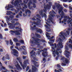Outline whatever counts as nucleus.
Listing matches in <instances>:
<instances>
[{"label":"nucleus","instance_id":"1","mask_svg":"<svg viewBox=\"0 0 72 72\" xmlns=\"http://www.w3.org/2000/svg\"><path fill=\"white\" fill-rule=\"evenodd\" d=\"M54 20L52 17H51L50 15H49V18L47 19V22H46V23L47 24V25H45V26L46 27H47V28H48V26H50V22H51L53 24H54Z\"/></svg>","mask_w":72,"mask_h":72},{"label":"nucleus","instance_id":"2","mask_svg":"<svg viewBox=\"0 0 72 72\" xmlns=\"http://www.w3.org/2000/svg\"><path fill=\"white\" fill-rule=\"evenodd\" d=\"M48 4H47L46 5H45V4H44V10L43 11L46 13V12H47V10H48V9H50V8H51V4H52V3H51V2H49L48 3Z\"/></svg>","mask_w":72,"mask_h":72},{"label":"nucleus","instance_id":"3","mask_svg":"<svg viewBox=\"0 0 72 72\" xmlns=\"http://www.w3.org/2000/svg\"><path fill=\"white\" fill-rule=\"evenodd\" d=\"M40 40L39 39H35L31 41V42L32 43L31 45L32 46H35V44L36 43H39L40 42Z\"/></svg>","mask_w":72,"mask_h":72},{"label":"nucleus","instance_id":"4","mask_svg":"<svg viewBox=\"0 0 72 72\" xmlns=\"http://www.w3.org/2000/svg\"><path fill=\"white\" fill-rule=\"evenodd\" d=\"M28 62V60L27 59L25 61L23 62V64H22V63L21 61H19V63L21 65V67H22L23 69H24V68H26L27 67V63Z\"/></svg>","mask_w":72,"mask_h":72},{"label":"nucleus","instance_id":"5","mask_svg":"<svg viewBox=\"0 0 72 72\" xmlns=\"http://www.w3.org/2000/svg\"><path fill=\"white\" fill-rule=\"evenodd\" d=\"M36 19L37 21L36 22H32V23H33L34 24L36 25L37 26H39L40 25V23L41 22V20L40 19L38 18H36Z\"/></svg>","mask_w":72,"mask_h":72},{"label":"nucleus","instance_id":"6","mask_svg":"<svg viewBox=\"0 0 72 72\" xmlns=\"http://www.w3.org/2000/svg\"><path fill=\"white\" fill-rule=\"evenodd\" d=\"M57 40L58 41L60 42H58V44L59 46L60 47V48H61V49L63 48V46L62 45H63V43L61 42L63 41L62 39L60 38H59L57 39Z\"/></svg>","mask_w":72,"mask_h":72},{"label":"nucleus","instance_id":"7","mask_svg":"<svg viewBox=\"0 0 72 72\" xmlns=\"http://www.w3.org/2000/svg\"><path fill=\"white\" fill-rule=\"evenodd\" d=\"M11 32H12L14 33H15V35H21V33H20L18 31H13L12 30H10Z\"/></svg>","mask_w":72,"mask_h":72},{"label":"nucleus","instance_id":"8","mask_svg":"<svg viewBox=\"0 0 72 72\" xmlns=\"http://www.w3.org/2000/svg\"><path fill=\"white\" fill-rule=\"evenodd\" d=\"M12 51H13V54L14 55V56H15L16 57H18V55H17L18 54V51L16 50L15 49H12Z\"/></svg>","mask_w":72,"mask_h":72},{"label":"nucleus","instance_id":"9","mask_svg":"<svg viewBox=\"0 0 72 72\" xmlns=\"http://www.w3.org/2000/svg\"><path fill=\"white\" fill-rule=\"evenodd\" d=\"M7 7L8 8H7ZM14 7V6H13V5H12L11 4H8V6H6L5 7V9H6V8H7V10H9V9H10V8H13Z\"/></svg>","mask_w":72,"mask_h":72},{"label":"nucleus","instance_id":"10","mask_svg":"<svg viewBox=\"0 0 72 72\" xmlns=\"http://www.w3.org/2000/svg\"><path fill=\"white\" fill-rule=\"evenodd\" d=\"M65 52L66 53L65 54L66 57L68 59L70 56V53H69V51H68L67 50H66Z\"/></svg>","mask_w":72,"mask_h":72},{"label":"nucleus","instance_id":"11","mask_svg":"<svg viewBox=\"0 0 72 72\" xmlns=\"http://www.w3.org/2000/svg\"><path fill=\"white\" fill-rule=\"evenodd\" d=\"M68 30H67L66 31V33H65V35L66 37H67L68 35H69V33L70 32V30H71V29L69 28L68 29Z\"/></svg>","mask_w":72,"mask_h":72},{"label":"nucleus","instance_id":"12","mask_svg":"<svg viewBox=\"0 0 72 72\" xmlns=\"http://www.w3.org/2000/svg\"><path fill=\"white\" fill-rule=\"evenodd\" d=\"M42 55L44 57V58H46V57H48V53H47V51H45L44 52H43L42 53Z\"/></svg>","mask_w":72,"mask_h":72},{"label":"nucleus","instance_id":"13","mask_svg":"<svg viewBox=\"0 0 72 72\" xmlns=\"http://www.w3.org/2000/svg\"><path fill=\"white\" fill-rule=\"evenodd\" d=\"M31 4H32V1H30V2L28 3V8H29V9L31 10L32 9V7H31L30 5H31Z\"/></svg>","mask_w":72,"mask_h":72},{"label":"nucleus","instance_id":"14","mask_svg":"<svg viewBox=\"0 0 72 72\" xmlns=\"http://www.w3.org/2000/svg\"><path fill=\"white\" fill-rule=\"evenodd\" d=\"M35 29L36 31H37V32H39L40 33H42V31L41 29L38 28H35Z\"/></svg>","mask_w":72,"mask_h":72},{"label":"nucleus","instance_id":"15","mask_svg":"<svg viewBox=\"0 0 72 72\" xmlns=\"http://www.w3.org/2000/svg\"><path fill=\"white\" fill-rule=\"evenodd\" d=\"M60 15L61 16V18H60L59 19L60 21L62 20V18H64V12L63 11H62L61 13V14H60Z\"/></svg>","mask_w":72,"mask_h":72},{"label":"nucleus","instance_id":"16","mask_svg":"<svg viewBox=\"0 0 72 72\" xmlns=\"http://www.w3.org/2000/svg\"><path fill=\"white\" fill-rule=\"evenodd\" d=\"M21 2L20 1H19L18 0L15 1L14 3V6H17L18 4H19V3H21Z\"/></svg>","mask_w":72,"mask_h":72},{"label":"nucleus","instance_id":"17","mask_svg":"<svg viewBox=\"0 0 72 72\" xmlns=\"http://www.w3.org/2000/svg\"><path fill=\"white\" fill-rule=\"evenodd\" d=\"M63 62L64 63H66V64H68L69 63V60L68 59L66 58Z\"/></svg>","mask_w":72,"mask_h":72},{"label":"nucleus","instance_id":"18","mask_svg":"<svg viewBox=\"0 0 72 72\" xmlns=\"http://www.w3.org/2000/svg\"><path fill=\"white\" fill-rule=\"evenodd\" d=\"M15 66L17 70H19V69H22V68L21 67V66H20V65H19V64H17V65H15Z\"/></svg>","mask_w":72,"mask_h":72},{"label":"nucleus","instance_id":"19","mask_svg":"<svg viewBox=\"0 0 72 72\" xmlns=\"http://www.w3.org/2000/svg\"><path fill=\"white\" fill-rule=\"evenodd\" d=\"M32 72H36V68L34 66H33L32 69Z\"/></svg>","mask_w":72,"mask_h":72},{"label":"nucleus","instance_id":"20","mask_svg":"<svg viewBox=\"0 0 72 72\" xmlns=\"http://www.w3.org/2000/svg\"><path fill=\"white\" fill-rule=\"evenodd\" d=\"M32 62H33V63H35L34 65L35 66H36V67H39V65H37V62L33 60H32Z\"/></svg>","mask_w":72,"mask_h":72},{"label":"nucleus","instance_id":"21","mask_svg":"<svg viewBox=\"0 0 72 72\" xmlns=\"http://www.w3.org/2000/svg\"><path fill=\"white\" fill-rule=\"evenodd\" d=\"M9 27L10 29H14V28H15V26L14 24H12L9 26Z\"/></svg>","mask_w":72,"mask_h":72},{"label":"nucleus","instance_id":"22","mask_svg":"<svg viewBox=\"0 0 72 72\" xmlns=\"http://www.w3.org/2000/svg\"><path fill=\"white\" fill-rule=\"evenodd\" d=\"M63 8L62 7H61L59 9V10H58V13L59 14H60V13H61V12L62 10H63Z\"/></svg>","mask_w":72,"mask_h":72},{"label":"nucleus","instance_id":"23","mask_svg":"<svg viewBox=\"0 0 72 72\" xmlns=\"http://www.w3.org/2000/svg\"><path fill=\"white\" fill-rule=\"evenodd\" d=\"M39 13L40 14V15L41 17L43 18V17H44V14H43L42 10H40V11L39 12Z\"/></svg>","mask_w":72,"mask_h":72},{"label":"nucleus","instance_id":"24","mask_svg":"<svg viewBox=\"0 0 72 72\" xmlns=\"http://www.w3.org/2000/svg\"><path fill=\"white\" fill-rule=\"evenodd\" d=\"M19 28V26H18V27H16L15 28V29H18L19 30V29H20V30H19V31L20 32V33H22V31L23 30H22V29H21V28Z\"/></svg>","mask_w":72,"mask_h":72},{"label":"nucleus","instance_id":"25","mask_svg":"<svg viewBox=\"0 0 72 72\" xmlns=\"http://www.w3.org/2000/svg\"><path fill=\"white\" fill-rule=\"evenodd\" d=\"M5 18H6V21H10V18L9 17V16H6L5 17Z\"/></svg>","mask_w":72,"mask_h":72},{"label":"nucleus","instance_id":"26","mask_svg":"<svg viewBox=\"0 0 72 72\" xmlns=\"http://www.w3.org/2000/svg\"><path fill=\"white\" fill-rule=\"evenodd\" d=\"M2 67L0 68V71H2L3 69H4L5 70L6 69V68L5 67L3 66H2Z\"/></svg>","mask_w":72,"mask_h":72},{"label":"nucleus","instance_id":"27","mask_svg":"<svg viewBox=\"0 0 72 72\" xmlns=\"http://www.w3.org/2000/svg\"><path fill=\"white\" fill-rule=\"evenodd\" d=\"M6 12L7 13V15H11V13H12V12L10 11H7Z\"/></svg>","mask_w":72,"mask_h":72},{"label":"nucleus","instance_id":"28","mask_svg":"<svg viewBox=\"0 0 72 72\" xmlns=\"http://www.w3.org/2000/svg\"><path fill=\"white\" fill-rule=\"evenodd\" d=\"M5 58L6 59H8V60H9V59H10V58H9V55L8 54L6 55Z\"/></svg>","mask_w":72,"mask_h":72},{"label":"nucleus","instance_id":"29","mask_svg":"<svg viewBox=\"0 0 72 72\" xmlns=\"http://www.w3.org/2000/svg\"><path fill=\"white\" fill-rule=\"evenodd\" d=\"M60 6H61L60 5L59 3L56 5V7L57 8V9H59Z\"/></svg>","mask_w":72,"mask_h":72},{"label":"nucleus","instance_id":"30","mask_svg":"<svg viewBox=\"0 0 72 72\" xmlns=\"http://www.w3.org/2000/svg\"><path fill=\"white\" fill-rule=\"evenodd\" d=\"M13 40L15 42H18V40L16 38H14V39Z\"/></svg>","mask_w":72,"mask_h":72},{"label":"nucleus","instance_id":"31","mask_svg":"<svg viewBox=\"0 0 72 72\" xmlns=\"http://www.w3.org/2000/svg\"><path fill=\"white\" fill-rule=\"evenodd\" d=\"M35 35V36H36L38 38H41V36H40V35L38 34H36Z\"/></svg>","mask_w":72,"mask_h":72},{"label":"nucleus","instance_id":"32","mask_svg":"<svg viewBox=\"0 0 72 72\" xmlns=\"http://www.w3.org/2000/svg\"><path fill=\"white\" fill-rule=\"evenodd\" d=\"M60 34H61L59 36L60 37H62V36L63 35H65V33H63V32H61L60 33Z\"/></svg>","mask_w":72,"mask_h":72},{"label":"nucleus","instance_id":"33","mask_svg":"<svg viewBox=\"0 0 72 72\" xmlns=\"http://www.w3.org/2000/svg\"><path fill=\"white\" fill-rule=\"evenodd\" d=\"M59 50V49H57L56 50L55 53L57 54V55H59V52H58V51Z\"/></svg>","mask_w":72,"mask_h":72},{"label":"nucleus","instance_id":"34","mask_svg":"<svg viewBox=\"0 0 72 72\" xmlns=\"http://www.w3.org/2000/svg\"><path fill=\"white\" fill-rule=\"evenodd\" d=\"M10 44L11 45H12L13 44V42H12L11 39L10 40Z\"/></svg>","mask_w":72,"mask_h":72},{"label":"nucleus","instance_id":"35","mask_svg":"<svg viewBox=\"0 0 72 72\" xmlns=\"http://www.w3.org/2000/svg\"><path fill=\"white\" fill-rule=\"evenodd\" d=\"M60 59L61 60H63V62H64L65 59H66V58L64 57H63L61 58Z\"/></svg>","mask_w":72,"mask_h":72},{"label":"nucleus","instance_id":"36","mask_svg":"<svg viewBox=\"0 0 72 72\" xmlns=\"http://www.w3.org/2000/svg\"><path fill=\"white\" fill-rule=\"evenodd\" d=\"M9 18L10 19V21H12V19H13L14 18V16H9Z\"/></svg>","mask_w":72,"mask_h":72},{"label":"nucleus","instance_id":"37","mask_svg":"<svg viewBox=\"0 0 72 72\" xmlns=\"http://www.w3.org/2000/svg\"><path fill=\"white\" fill-rule=\"evenodd\" d=\"M54 13H55V12L53 10L50 12V14H54Z\"/></svg>","mask_w":72,"mask_h":72},{"label":"nucleus","instance_id":"38","mask_svg":"<svg viewBox=\"0 0 72 72\" xmlns=\"http://www.w3.org/2000/svg\"><path fill=\"white\" fill-rule=\"evenodd\" d=\"M24 7H23V9H25V8H27V7H28V6H27V5L26 4H24Z\"/></svg>","mask_w":72,"mask_h":72},{"label":"nucleus","instance_id":"39","mask_svg":"<svg viewBox=\"0 0 72 72\" xmlns=\"http://www.w3.org/2000/svg\"><path fill=\"white\" fill-rule=\"evenodd\" d=\"M52 49L53 50H54V51H53V53H55V48H54V47H52Z\"/></svg>","mask_w":72,"mask_h":72},{"label":"nucleus","instance_id":"40","mask_svg":"<svg viewBox=\"0 0 72 72\" xmlns=\"http://www.w3.org/2000/svg\"><path fill=\"white\" fill-rule=\"evenodd\" d=\"M37 17H38V18H40V19H41V16L40 15H39V14H37L36 15Z\"/></svg>","mask_w":72,"mask_h":72},{"label":"nucleus","instance_id":"41","mask_svg":"<svg viewBox=\"0 0 72 72\" xmlns=\"http://www.w3.org/2000/svg\"><path fill=\"white\" fill-rule=\"evenodd\" d=\"M33 59L36 61H38V59H37V58L35 57H33Z\"/></svg>","mask_w":72,"mask_h":72},{"label":"nucleus","instance_id":"42","mask_svg":"<svg viewBox=\"0 0 72 72\" xmlns=\"http://www.w3.org/2000/svg\"><path fill=\"white\" fill-rule=\"evenodd\" d=\"M17 59L18 60H19V61H21V60H22V59L20 57H17Z\"/></svg>","mask_w":72,"mask_h":72},{"label":"nucleus","instance_id":"43","mask_svg":"<svg viewBox=\"0 0 72 72\" xmlns=\"http://www.w3.org/2000/svg\"><path fill=\"white\" fill-rule=\"evenodd\" d=\"M20 42L21 43V44H24V41L22 40H20Z\"/></svg>","mask_w":72,"mask_h":72},{"label":"nucleus","instance_id":"44","mask_svg":"<svg viewBox=\"0 0 72 72\" xmlns=\"http://www.w3.org/2000/svg\"><path fill=\"white\" fill-rule=\"evenodd\" d=\"M50 44L52 46H54V44H53V42H50Z\"/></svg>","mask_w":72,"mask_h":72},{"label":"nucleus","instance_id":"45","mask_svg":"<svg viewBox=\"0 0 72 72\" xmlns=\"http://www.w3.org/2000/svg\"><path fill=\"white\" fill-rule=\"evenodd\" d=\"M5 42H6V45H9V41L6 40Z\"/></svg>","mask_w":72,"mask_h":72},{"label":"nucleus","instance_id":"46","mask_svg":"<svg viewBox=\"0 0 72 72\" xmlns=\"http://www.w3.org/2000/svg\"><path fill=\"white\" fill-rule=\"evenodd\" d=\"M69 47L71 49H72V45L71 44H69Z\"/></svg>","mask_w":72,"mask_h":72},{"label":"nucleus","instance_id":"47","mask_svg":"<svg viewBox=\"0 0 72 72\" xmlns=\"http://www.w3.org/2000/svg\"><path fill=\"white\" fill-rule=\"evenodd\" d=\"M22 11H20V12L19 13V14L21 16H22Z\"/></svg>","mask_w":72,"mask_h":72},{"label":"nucleus","instance_id":"48","mask_svg":"<svg viewBox=\"0 0 72 72\" xmlns=\"http://www.w3.org/2000/svg\"><path fill=\"white\" fill-rule=\"evenodd\" d=\"M8 67L9 68H10V69H13V67H12V66L9 65L8 66Z\"/></svg>","mask_w":72,"mask_h":72},{"label":"nucleus","instance_id":"49","mask_svg":"<svg viewBox=\"0 0 72 72\" xmlns=\"http://www.w3.org/2000/svg\"><path fill=\"white\" fill-rule=\"evenodd\" d=\"M57 48L56 50H57V49H59V50H60V47H59V46H58V44L57 46Z\"/></svg>","mask_w":72,"mask_h":72},{"label":"nucleus","instance_id":"50","mask_svg":"<svg viewBox=\"0 0 72 72\" xmlns=\"http://www.w3.org/2000/svg\"><path fill=\"white\" fill-rule=\"evenodd\" d=\"M36 52H34L31 55V57H33V55H35Z\"/></svg>","mask_w":72,"mask_h":72},{"label":"nucleus","instance_id":"51","mask_svg":"<svg viewBox=\"0 0 72 72\" xmlns=\"http://www.w3.org/2000/svg\"><path fill=\"white\" fill-rule=\"evenodd\" d=\"M16 46H20L21 45V44L18 43H16Z\"/></svg>","mask_w":72,"mask_h":72},{"label":"nucleus","instance_id":"52","mask_svg":"<svg viewBox=\"0 0 72 72\" xmlns=\"http://www.w3.org/2000/svg\"><path fill=\"white\" fill-rule=\"evenodd\" d=\"M40 51H38L36 52V55H40Z\"/></svg>","mask_w":72,"mask_h":72},{"label":"nucleus","instance_id":"53","mask_svg":"<svg viewBox=\"0 0 72 72\" xmlns=\"http://www.w3.org/2000/svg\"><path fill=\"white\" fill-rule=\"evenodd\" d=\"M2 59L3 60V61H5V57L4 56L2 58Z\"/></svg>","mask_w":72,"mask_h":72},{"label":"nucleus","instance_id":"54","mask_svg":"<svg viewBox=\"0 0 72 72\" xmlns=\"http://www.w3.org/2000/svg\"><path fill=\"white\" fill-rule=\"evenodd\" d=\"M69 43H71L72 44V40L71 39H69Z\"/></svg>","mask_w":72,"mask_h":72},{"label":"nucleus","instance_id":"55","mask_svg":"<svg viewBox=\"0 0 72 72\" xmlns=\"http://www.w3.org/2000/svg\"><path fill=\"white\" fill-rule=\"evenodd\" d=\"M65 48L67 50H69V49H68V46H65Z\"/></svg>","mask_w":72,"mask_h":72},{"label":"nucleus","instance_id":"56","mask_svg":"<svg viewBox=\"0 0 72 72\" xmlns=\"http://www.w3.org/2000/svg\"><path fill=\"white\" fill-rule=\"evenodd\" d=\"M15 48L17 49V50H18L19 51V49L17 46H15Z\"/></svg>","mask_w":72,"mask_h":72},{"label":"nucleus","instance_id":"57","mask_svg":"<svg viewBox=\"0 0 72 72\" xmlns=\"http://www.w3.org/2000/svg\"><path fill=\"white\" fill-rule=\"evenodd\" d=\"M44 17L45 18H47V16L46 15V14H45V13H44Z\"/></svg>","mask_w":72,"mask_h":72},{"label":"nucleus","instance_id":"58","mask_svg":"<svg viewBox=\"0 0 72 72\" xmlns=\"http://www.w3.org/2000/svg\"><path fill=\"white\" fill-rule=\"evenodd\" d=\"M14 0H12V1L11 2V3L12 5H14Z\"/></svg>","mask_w":72,"mask_h":72},{"label":"nucleus","instance_id":"59","mask_svg":"<svg viewBox=\"0 0 72 72\" xmlns=\"http://www.w3.org/2000/svg\"><path fill=\"white\" fill-rule=\"evenodd\" d=\"M23 54H24L25 55H26V54H27V52H26V51H23Z\"/></svg>","mask_w":72,"mask_h":72},{"label":"nucleus","instance_id":"60","mask_svg":"<svg viewBox=\"0 0 72 72\" xmlns=\"http://www.w3.org/2000/svg\"><path fill=\"white\" fill-rule=\"evenodd\" d=\"M62 66H66V64L65 63H62Z\"/></svg>","mask_w":72,"mask_h":72},{"label":"nucleus","instance_id":"61","mask_svg":"<svg viewBox=\"0 0 72 72\" xmlns=\"http://www.w3.org/2000/svg\"><path fill=\"white\" fill-rule=\"evenodd\" d=\"M72 19H71V20H68L67 21V22L68 23H70V22H72Z\"/></svg>","mask_w":72,"mask_h":72},{"label":"nucleus","instance_id":"62","mask_svg":"<svg viewBox=\"0 0 72 72\" xmlns=\"http://www.w3.org/2000/svg\"><path fill=\"white\" fill-rule=\"evenodd\" d=\"M61 37H63L64 39H66V37H65V36H64V35H62Z\"/></svg>","mask_w":72,"mask_h":72},{"label":"nucleus","instance_id":"63","mask_svg":"<svg viewBox=\"0 0 72 72\" xmlns=\"http://www.w3.org/2000/svg\"><path fill=\"white\" fill-rule=\"evenodd\" d=\"M57 66L58 68H60L61 67H60V66L59 64H57Z\"/></svg>","mask_w":72,"mask_h":72},{"label":"nucleus","instance_id":"64","mask_svg":"<svg viewBox=\"0 0 72 72\" xmlns=\"http://www.w3.org/2000/svg\"><path fill=\"white\" fill-rule=\"evenodd\" d=\"M3 35H1V34H0V39H3Z\"/></svg>","mask_w":72,"mask_h":72}]
</instances>
